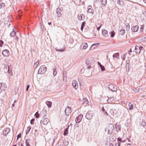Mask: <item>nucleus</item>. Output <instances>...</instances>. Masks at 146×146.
Returning a JSON list of instances; mask_svg holds the SVG:
<instances>
[{"instance_id": "obj_1", "label": "nucleus", "mask_w": 146, "mask_h": 146, "mask_svg": "<svg viewBox=\"0 0 146 146\" xmlns=\"http://www.w3.org/2000/svg\"><path fill=\"white\" fill-rule=\"evenodd\" d=\"M46 70V68L44 66H42L38 70V74H42L45 72Z\"/></svg>"}, {"instance_id": "obj_2", "label": "nucleus", "mask_w": 146, "mask_h": 146, "mask_svg": "<svg viewBox=\"0 0 146 146\" xmlns=\"http://www.w3.org/2000/svg\"><path fill=\"white\" fill-rule=\"evenodd\" d=\"M71 112V109L69 107H67L65 109V113L66 115H69Z\"/></svg>"}, {"instance_id": "obj_3", "label": "nucleus", "mask_w": 146, "mask_h": 146, "mask_svg": "<svg viewBox=\"0 0 146 146\" xmlns=\"http://www.w3.org/2000/svg\"><path fill=\"white\" fill-rule=\"evenodd\" d=\"M10 129L9 128H6L4 129L3 131V134L5 136H6L10 132Z\"/></svg>"}, {"instance_id": "obj_4", "label": "nucleus", "mask_w": 146, "mask_h": 146, "mask_svg": "<svg viewBox=\"0 0 146 146\" xmlns=\"http://www.w3.org/2000/svg\"><path fill=\"white\" fill-rule=\"evenodd\" d=\"M113 126L112 125H110L108 127V133L109 134H111L113 132Z\"/></svg>"}, {"instance_id": "obj_5", "label": "nucleus", "mask_w": 146, "mask_h": 146, "mask_svg": "<svg viewBox=\"0 0 146 146\" xmlns=\"http://www.w3.org/2000/svg\"><path fill=\"white\" fill-rule=\"evenodd\" d=\"M72 85L76 90L78 88V84L77 82L75 80H74L72 82Z\"/></svg>"}, {"instance_id": "obj_6", "label": "nucleus", "mask_w": 146, "mask_h": 146, "mask_svg": "<svg viewBox=\"0 0 146 146\" xmlns=\"http://www.w3.org/2000/svg\"><path fill=\"white\" fill-rule=\"evenodd\" d=\"M3 55L5 56H8L9 54V51L7 49L3 50L2 52Z\"/></svg>"}, {"instance_id": "obj_7", "label": "nucleus", "mask_w": 146, "mask_h": 146, "mask_svg": "<svg viewBox=\"0 0 146 146\" xmlns=\"http://www.w3.org/2000/svg\"><path fill=\"white\" fill-rule=\"evenodd\" d=\"M109 88L111 91H115L116 90L117 88L114 85L110 84L109 86Z\"/></svg>"}, {"instance_id": "obj_8", "label": "nucleus", "mask_w": 146, "mask_h": 146, "mask_svg": "<svg viewBox=\"0 0 146 146\" xmlns=\"http://www.w3.org/2000/svg\"><path fill=\"white\" fill-rule=\"evenodd\" d=\"M102 34L103 36L105 37H106L108 36V31L106 30H102Z\"/></svg>"}, {"instance_id": "obj_9", "label": "nucleus", "mask_w": 146, "mask_h": 146, "mask_svg": "<svg viewBox=\"0 0 146 146\" xmlns=\"http://www.w3.org/2000/svg\"><path fill=\"white\" fill-rule=\"evenodd\" d=\"M139 26L138 25L133 26L131 28L132 31L134 32H137Z\"/></svg>"}, {"instance_id": "obj_10", "label": "nucleus", "mask_w": 146, "mask_h": 146, "mask_svg": "<svg viewBox=\"0 0 146 146\" xmlns=\"http://www.w3.org/2000/svg\"><path fill=\"white\" fill-rule=\"evenodd\" d=\"M49 122V119L47 118H44L42 121V124L44 125H46Z\"/></svg>"}, {"instance_id": "obj_11", "label": "nucleus", "mask_w": 146, "mask_h": 146, "mask_svg": "<svg viewBox=\"0 0 146 146\" xmlns=\"http://www.w3.org/2000/svg\"><path fill=\"white\" fill-rule=\"evenodd\" d=\"M83 104L84 106H86L88 105V101L86 98H84L83 99Z\"/></svg>"}, {"instance_id": "obj_12", "label": "nucleus", "mask_w": 146, "mask_h": 146, "mask_svg": "<svg viewBox=\"0 0 146 146\" xmlns=\"http://www.w3.org/2000/svg\"><path fill=\"white\" fill-rule=\"evenodd\" d=\"M117 3L120 6H122L124 4V2L122 0H118L117 1Z\"/></svg>"}, {"instance_id": "obj_13", "label": "nucleus", "mask_w": 146, "mask_h": 146, "mask_svg": "<svg viewBox=\"0 0 146 146\" xmlns=\"http://www.w3.org/2000/svg\"><path fill=\"white\" fill-rule=\"evenodd\" d=\"M6 87V85H5L4 84L0 83V88L1 89L5 90Z\"/></svg>"}, {"instance_id": "obj_14", "label": "nucleus", "mask_w": 146, "mask_h": 146, "mask_svg": "<svg viewBox=\"0 0 146 146\" xmlns=\"http://www.w3.org/2000/svg\"><path fill=\"white\" fill-rule=\"evenodd\" d=\"M12 66L11 65H10L9 66L8 68V72L9 74H11L12 72Z\"/></svg>"}, {"instance_id": "obj_15", "label": "nucleus", "mask_w": 146, "mask_h": 146, "mask_svg": "<svg viewBox=\"0 0 146 146\" xmlns=\"http://www.w3.org/2000/svg\"><path fill=\"white\" fill-rule=\"evenodd\" d=\"M135 52L137 54H139L140 52V50L139 48V46H135Z\"/></svg>"}, {"instance_id": "obj_16", "label": "nucleus", "mask_w": 146, "mask_h": 146, "mask_svg": "<svg viewBox=\"0 0 146 146\" xmlns=\"http://www.w3.org/2000/svg\"><path fill=\"white\" fill-rule=\"evenodd\" d=\"M69 125L68 126V127L67 128H66L64 131V134H63V135H67L68 133V128H69Z\"/></svg>"}, {"instance_id": "obj_17", "label": "nucleus", "mask_w": 146, "mask_h": 146, "mask_svg": "<svg viewBox=\"0 0 146 146\" xmlns=\"http://www.w3.org/2000/svg\"><path fill=\"white\" fill-rule=\"evenodd\" d=\"M82 49H86L88 47V44L86 43H84L82 45Z\"/></svg>"}, {"instance_id": "obj_18", "label": "nucleus", "mask_w": 146, "mask_h": 146, "mask_svg": "<svg viewBox=\"0 0 146 146\" xmlns=\"http://www.w3.org/2000/svg\"><path fill=\"white\" fill-rule=\"evenodd\" d=\"M128 106L129 107V110H131L133 109V105L131 102H129L128 104Z\"/></svg>"}, {"instance_id": "obj_19", "label": "nucleus", "mask_w": 146, "mask_h": 146, "mask_svg": "<svg viewBox=\"0 0 146 146\" xmlns=\"http://www.w3.org/2000/svg\"><path fill=\"white\" fill-rule=\"evenodd\" d=\"M46 103L49 108L51 107L52 105V103L51 102L47 101L46 102Z\"/></svg>"}, {"instance_id": "obj_20", "label": "nucleus", "mask_w": 146, "mask_h": 146, "mask_svg": "<svg viewBox=\"0 0 146 146\" xmlns=\"http://www.w3.org/2000/svg\"><path fill=\"white\" fill-rule=\"evenodd\" d=\"M125 26L127 31H128L130 29V26L129 23L125 24Z\"/></svg>"}, {"instance_id": "obj_21", "label": "nucleus", "mask_w": 146, "mask_h": 146, "mask_svg": "<svg viewBox=\"0 0 146 146\" xmlns=\"http://www.w3.org/2000/svg\"><path fill=\"white\" fill-rule=\"evenodd\" d=\"M119 56V54L118 53H115L113 55V57L114 58H118Z\"/></svg>"}, {"instance_id": "obj_22", "label": "nucleus", "mask_w": 146, "mask_h": 146, "mask_svg": "<svg viewBox=\"0 0 146 146\" xmlns=\"http://www.w3.org/2000/svg\"><path fill=\"white\" fill-rule=\"evenodd\" d=\"M30 140L29 139L26 140V144L27 146H31L29 144Z\"/></svg>"}, {"instance_id": "obj_23", "label": "nucleus", "mask_w": 146, "mask_h": 146, "mask_svg": "<svg viewBox=\"0 0 146 146\" xmlns=\"http://www.w3.org/2000/svg\"><path fill=\"white\" fill-rule=\"evenodd\" d=\"M90 113H87L86 115V117L88 119H90L92 117V115H91L90 116H89Z\"/></svg>"}, {"instance_id": "obj_24", "label": "nucleus", "mask_w": 146, "mask_h": 146, "mask_svg": "<svg viewBox=\"0 0 146 146\" xmlns=\"http://www.w3.org/2000/svg\"><path fill=\"white\" fill-rule=\"evenodd\" d=\"M5 6V4L3 3H1L0 4V9L3 8Z\"/></svg>"}, {"instance_id": "obj_25", "label": "nucleus", "mask_w": 146, "mask_h": 146, "mask_svg": "<svg viewBox=\"0 0 146 146\" xmlns=\"http://www.w3.org/2000/svg\"><path fill=\"white\" fill-rule=\"evenodd\" d=\"M113 100V98H110L108 99L107 101L108 103H111L112 101Z\"/></svg>"}, {"instance_id": "obj_26", "label": "nucleus", "mask_w": 146, "mask_h": 146, "mask_svg": "<svg viewBox=\"0 0 146 146\" xmlns=\"http://www.w3.org/2000/svg\"><path fill=\"white\" fill-rule=\"evenodd\" d=\"M110 33V36L111 38H113L114 36V35H115V32L114 31H112Z\"/></svg>"}, {"instance_id": "obj_27", "label": "nucleus", "mask_w": 146, "mask_h": 146, "mask_svg": "<svg viewBox=\"0 0 146 146\" xmlns=\"http://www.w3.org/2000/svg\"><path fill=\"white\" fill-rule=\"evenodd\" d=\"M39 61H36V62H35L34 65V67L35 68H36L38 65L39 64Z\"/></svg>"}, {"instance_id": "obj_28", "label": "nucleus", "mask_w": 146, "mask_h": 146, "mask_svg": "<svg viewBox=\"0 0 146 146\" xmlns=\"http://www.w3.org/2000/svg\"><path fill=\"white\" fill-rule=\"evenodd\" d=\"M88 12L89 13H91L92 15L94 13V10L93 9H91L88 10Z\"/></svg>"}, {"instance_id": "obj_29", "label": "nucleus", "mask_w": 146, "mask_h": 146, "mask_svg": "<svg viewBox=\"0 0 146 146\" xmlns=\"http://www.w3.org/2000/svg\"><path fill=\"white\" fill-rule=\"evenodd\" d=\"M125 31L124 29H122L120 31V34L123 35L125 33Z\"/></svg>"}, {"instance_id": "obj_30", "label": "nucleus", "mask_w": 146, "mask_h": 146, "mask_svg": "<svg viewBox=\"0 0 146 146\" xmlns=\"http://www.w3.org/2000/svg\"><path fill=\"white\" fill-rule=\"evenodd\" d=\"M65 49V48H63L62 49H59L58 48H56V50L57 51H59L60 52L63 51Z\"/></svg>"}, {"instance_id": "obj_31", "label": "nucleus", "mask_w": 146, "mask_h": 146, "mask_svg": "<svg viewBox=\"0 0 146 146\" xmlns=\"http://www.w3.org/2000/svg\"><path fill=\"white\" fill-rule=\"evenodd\" d=\"M133 91L136 93H138L139 91V89L138 88H135L133 89Z\"/></svg>"}, {"instance_id": "obj_32", "label": "nucleus", "mask_w": 146, "mask_h": 146, "mask_svg": "<svg viewBox=\"0 0 146 146\" xmlns=\"http://www.w3.org/2000/svg\"><path fill=\"white\" fill-rule=\"evenodd\" d=\"M31 128V127L30 126H29L27 127V130L26 131L27 133H28L30 130Z\"/></svg>"}, {"instance_id": "obj_33", "label": "nucleus", "mask_w": 146, "mask_h": 146, "mask_svg": "<svg viewBox=\"0 0 146 146\" xmlns=\"http://www.w3.org/2000/svg\"><path fill=\"white\" fill-rule=\"evenodd\" d=\"M107 3V0H102V3L103 5H105Z\"/></svg>"}, {"instance_id": "obj_34", "label": "nucleus", "mask_w": 146, "mask_h": 146, "mask_svg": "<svg viewBox=\"0 0 146 146\" xmlns=\"http://www.w3.org/2000/svg\"><path fill=\"white\" fill-rule=\"evenodd\" d=\"M99 44H100V43H99L94 44H93L90 47V48H91L92 47H93V46H95V47H94V48H95V47H96L97 46H98Z\"/></svg>"}, {"instance_id": "obj_35", "label": "nucleus", "mask_w": 146, "mask_h": 146, "mask_svg": "<svg viewBox=\"0 0 146 146\" xmlns=\"http://www.w3.org/2000/svg\"><path fill=\"white\" fill-rule=\"evenodd\" d=\"M15 34L16 33L14 31H13L11 33L10 35L11 36L13 37L15 35Z\"/></svg>"}, {"instance_id": "obj_36", "label": "nucleus", "mask_w": 146, "mask_h": 146, "mask_svg": "<svg viewBox=\"0 0 146 146\" xmlns=\"http://www.w3.org/2000/svg\"><path fill=\"white\" fill-rule=\"evenodd\" d=\"M110 113L112 115H114V110L113 109H111L110 110Z\"/></svg>"}, {"instance_id": "obj_37", "label": "nucleus", "mask_w": 146, "mask_h": 146, "mask_svg": "<svg viewBox=\"0 0 146 146\" xmlns=\"http://www.w3.org/2000/svg\"><path fill=\"white\" fill-rule=\"evenodd\" d=\"M35 116L36 117V118H38L39 117V114L38 113V112H36L35 114Z\"/></svg>"}, {"instance_id": "obj_38", "label": "nucleus", "mask_w": 146, "mask_h": 146, "mask_svg": "<svg viewBox=\"0 0 146 146\" xmlns=\"http://www.w3.org/2000/svg\"><path fill=\"white\" fill-rule=\"evenodd\" d=\"M21 13V11L20 10H19V11H18V13H19L18 16H19V18H18V19H20V17L21 16V15H20V14Z\"/></svg>"}, {"instance_id": "obj_39", "label": "nucleus", "mask_w": 146, "mask_h": 146, "mask_svg": "<svg viewBox=\"0 0 146 146\" xmlns=\"http://www.w3.org/2000/svg\"><path fill=\"white\" fill-rule=\"evenodd\" d=\"M144 26L143 25H142L141 26V27L140 29V30L141 32L143 31V28H144Z\"/></svg>"}, {"instance_id": "obj_40", "label": "nucleus", "mask_w": 146, "mask_h": 146, "mask_svg": "<svg viewBox=\"0 0 146 146\" xmlns=\"http://www.w3.org/2000/svg\"><path fill=\"white\" fill-rule=\"evenodd\" d=\"M118 143H120L121 142V139L120 138H118L117 139Z\"/></svg>"}, {"instance_id": "obj_41", "label": "nucleus", "mask_w": 146, "mask_h": 146, "mask_svg": "<svg viewBox=\"0 0 146 146\" xmlns=\"http://www.w3.org/2000/svg\"><path fill=\"white\" fill-rule=\"evenodd\" d=\"M57 16L58 17H60L61 16V14L60 12L57 11Z\"/></svg>"}, {"instance_id": "obj_42", "label": "nucleus", "mask_w": 146, "mask_h": 146, "mask_svg": "<svg viewBox=\"0 0 146 146\" xmlns=\"http://www.w3.org/2000/svg\"><path fill=\"white\" fill-rule=\"evenodd\" d=\"M35 120V119H32L30 121V123L31 124H34V122H33Z\"/></svg>"}, {"instance_id": "obj_43", "label": "nucleus", "mask_w": 146, "mask_h": 146, "mask_svg": "<svg viewBox=\"0 0 146 146\" xmlns=\"http://www.w3.org/2000/svg\"><path fill=\"white\" fill-rule=\"evenodd\" d=\"M100 67L101 70L102 71H103L104 70L105 68L102 65H101Z\"/></svg>"}, {"instance_id": "obj_44", "label": "nucleus", "mask_w": 146, "mask_h": 146, "mask_svg": "<svg viewBox=\"0 0 146 146\" xmlns=\"http://www.w3.org/2000/svg\"><path fill=\"white\" fill-rule=\"evenodd\" d=\"M101 27V25H99V26H97V29L98 30H99L100 28V27Z\"/></svg>"}, {"instance_id": "obj_45", "label": "nucleus", "mask_w": 146, "mask_h": 146, "mask_svg": "<svg viewBox=\"0 0 146 146\" xmlns=\"http://www.w3.org/2000/svg\"><path fill=\"white\" fill-rule=\"evenodd\" d=\"M21 134H19L17 136V140H18L19 138H20L21 137Z\"/></svg>"}, {"instance_id": "obj_46", "label": "nucleus", "mask_w": 146, "mask_h": 146, "mask_svg": "<svg viewBox=\"0 0 146 146\" xmlns=\"http://www.w3.org/2000/svg\"><path fill=\"white\" fill-rule=\"evenodd\" d=\"M92 6H88V10L89 9H92Z\"/></svg>"}, {"instance_id": "obj_47", "label": "nucleus", "mask_w": 146, "mask_h": 146, "mask_svg": "<svg viewBox=\"0 0 146 146\" xmlns=\"http://www.w3.org/2000/svg\"><path fill=\"white\" fill-rule=\"evenodd\" d=\"M143 48V47L141 46L140 47L139 46V50H140V51H141V50H142Z\"/></svg>"}, {"instance_id": "obj_48", "label": "nucleus", "mask_w": 146, "mask_h": 146, "mask_svg": "<svg viewBox=\"0 0 146 146\" xmlns=\"http://www.w3.org/2000/svg\"><path fill=\"white\" fill-rule=\"evenodd\" d=\"M81 117V116H78V117H77L76 118V120L77 121H78V119H79V117Z\"/></svg>"}, {"instance_id": "obj_49", "label": "nucleus", "mask_w": 146, "mask_h": 146, "mask_svg": "<svg viewBox=\"0 0 146 146\" xmlns=\"http://www.w3.org/2000/svg\"><path fill=\"white\" fill-rule=\"evenodd\" d=\"M120 143H116L115 144V146H120Z\"/></svg>"}, {"instance_id": "obj_50", "label": "nucleus", "mask_w": 146, "mask_h": 146, "mask_svg": "<svg viewBox=\"0 0 146 146\" xmlns=\"http://www.w3.org/2000/svg\"><path fill=\"white\" fill-rule=\"evenodd\" d=\"M84 25H82H82L81 27V30L82 31L83 29V27Z\"/></svg>"}, {"instance_id": "obj_51", "label": "nucleus", "mask_w": 146, "mask_h": 146, "mask_svg": "<svg viewBox=\"0 0 146 146\" xmlns=\"http://www.w3.org/2000/svg\"><path fill=\"white\" fill-rule=\"evenodd\" d=\"M29 85H27V89H26L27 91H28V89L29 88Z\"/></svg>"}, {"instance_id": "obj_52", "label": "nucleus", "mask_w": 146, "mask_h": 146, "mask_svg": "<svg viewBox=\"0 0 146 146\" xmlns=\"http://www.w3.org/2000/svg\"><path fill=\"white\" fill-rule=\"evenodd\" d=\"M132 51L131 50V49L130 50L128 51V53L129 55L130 54V52H132Z\"/></svg>"}, {"instance_id": "obj_53", "label": "nucleus", "mask_w": 146, "mask_h": 146, "mask_svg": "<svg viewBox=\"0 0 146 146\" xmlns=\"http://www.w3.org/2000/svg\"><path fill=\"white\" fill-rule=\"evenodd\" d=\"M78 119H79V120H78V121H77V122H80L81 121V118H80H80Z\"/></svg>"}, {"instance_id": "obj_54", "label": "nucleus", "mask_w": 146, "mask_h": 146, "mask_svg": "<svg viewBox=\"0 0 146 146\" xmlns=\"http://www.w3.org/2000/svg\"><path fill=\"white\" fill-rule=\"evenodd\" d=\"M98 64L99 65H100H100H102L101 64H100V63L99 62H98Z\"/></svg>"}, {"instance_id": "obj_55", "label": "nucleus", "mask_w": 146, "mask_h": 146, "mask_svg": "<svg viewBox=\"0 0 146 146\" xmlns=\"http://www.w3.org/2000/svg\"><path fill=\"white\" fill-rule=\"evenodd\" d=\"M15 106V105L14 104H12V106L13 107H14Z\"/></svg>"}, {"instance_id": "obj_56", "label": "nucleus", "mask_w": 146, "mask_h": 146, "mask_svg": "<svg viewBox=\"0 0 146 146\" xmlns=\"http://www.w3.org/2000/svg\"><path fill=\"white\" fill-rule=\"evenodd\" d=\"M105 114H106V115H108V113H107V112H105Z\"/></svg>"}, {"instance_id": "obj_57", "label": "nucleus", "mask_w": 146, "mask_h": 146, "mask_svg": "<svg viewBox=\"0 0 146 146\" xmlns=\"http://www.w3.org/2000/svg\"><path fill=\"white\" fill-rule=\"evenodd\" d=\"M48 24L49 25H50L51 24V22H50V23H48Z\"/></svg>"}, {"instance_id": "obj_58", "label": "nucleus", "mask_w": 146, "mask_h": 146, "mask_svg": "<svg viewBox=\"0 0 146 146\" xmlns=\"http://www.w3.org/2000/svg\"><path fill=\"white\" fill-rule=\"evenodd\" d=\"M143 1L146 3V0H143Z\"/></svg>"}, {"instance_id": "obj_59", "label": "nucleus", "mask_w": 146, "mask_h": 146, "mask_svg": "<svg viewBox=\"0 0 146 146\" xmlns=\"http://www.w3.org/2000/svg\"><path fill=\"white\" fill-rule=\"evenodd\" d=\"M113 145L112 144H111L110 145V146H113Z\"/></svg>"}, {"instance_id": "obj_60", "label": "nucleus", "mask_w": 146, "mask_h": 146, "mask_svg": "<svg viewBox=\"0 0 146 146\" xmlns=\"http://www.w3.org/2000/svg\"><path fill=\"white\" fill-rule=\"evenodd\" d=\"M1 42L2 44H3V42L2 41H1Z\"/></svg>"}, {"instance_id": "obj_61", "label": "nucleus", "mask_w": 146, "mask_h": 146, "mask_svg": "<svg viewBox=\"0 0 146 146\" xmlns=\"http://www.w3.org/2000/svg\"><path fill=\"white\" fill-rule=\"evenodd\" d=\"M16 102H17V101H16V100H15L14 101V103H16Z\"/></svg>"}, {"instance_id": "obj_62", "label": "nucleus", "mask_w": 146, "mask_h": 146, "mask_svg": "<svg viewBox=\"0 0 146 146\" xmlns=\"http://www.w3.org/2000/svg\"><path fill=\"white\" fill-rule=\"evenodd\" d=\"M102 110L103 111H104L105 110V109H104V108H103V109H102Z\"/></svg>"}, {"instance_id": "obj_63", "label": "nucleus", "mask_w": 146, "mask_h": 146, "mask_svg": "<svg viewBox=\"0 0 146 146\" xmlns=\"http://www.w3.org/2000/svg\"><path fill=\"white\" fill-rule=\"evenodd\" d=\"M2 46V44H1V45H0V46H1V47Z\"/></svg>"}, {"instance_id": "obj_64", "label": "nucleus", "mask_w": 146, "mask_h": 146, "mask_svg": "<svg viewBox=\"0 0 146 146\" xmlns=\"http://www.w3.org/2000/svg\"><path fill=\"white\" fill-rule=\"evenodd\" d=\"M13 146H17L16 145H14Z\"/></svg>"}]
</instances>
